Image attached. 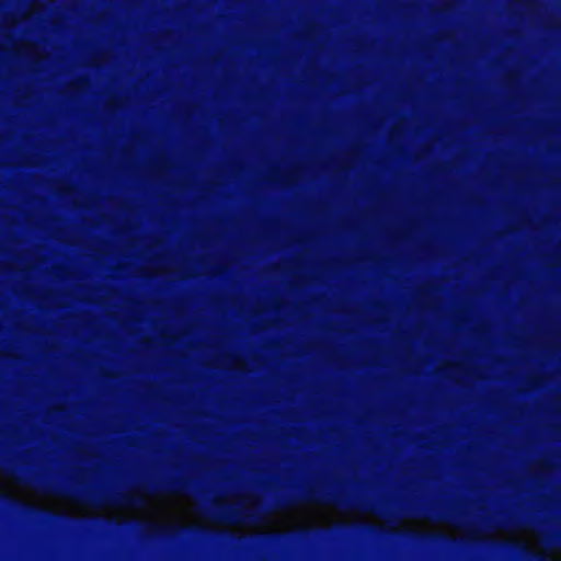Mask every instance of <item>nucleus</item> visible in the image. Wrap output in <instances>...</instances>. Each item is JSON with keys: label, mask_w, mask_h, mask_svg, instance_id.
<instances>
[{"label": "nucleus", "mask_w": 561, "mask_h": 561, "mask_svg": "<svg viewBox=\"0 0 561 561\" xmlns=\"http://www.w3.org/2000/svg\"><path fill=\"white\" fill-rule=\"evenodd\" d=\"M195 483L186 478H171L168 480H151L140 482L134 490L104 493L101 503L114 506H138L142 504L137 491L149 494L186 493Z\"/></svg>", "instance_id": "1"}, {"label": "nucleus", "mask_w": 561, "mask_h": 561, "mask_svg": "<svg viewBox=\"0 0 561 561\" xmlns=\"http://www.w3.org/2000/svg\"><path fill=\"white\" fill-rule=\"evenodd\" d=\"M351 495L343 480H335L332 484H309L299 494L276 496V508H286L302 503H322L345 506L350 503Z\"/></svg>", "instance_id": "2"}, {"label": "nucleus", "mask_w": 561, "mask_h": 561, "mask_svg": "<svg viewBox=\"0 0 561 561\" xmlns=\"http://www.w3.org/2000/svg\"><path fill=\"white\" fill-rule=\"evenodd\" d=\"M263 512L264 507L255 503L248 506L225 504L215 505L216 517L226 523L251 522Z\"/></svg>", "instance_id": "3"}, {"label": "nucleus", "mask_w": 561, "mask_h": 561, "mask_svg": "<svg viewBox=\"0 0 561 561\" xmlns=\"http://www.w3.org/2000/svg\"><path fill=\"white\" fill-rule=\"evenodd\" d=\"M495 545L506 551L516 553H531L525 545L516 541H496Z\"/></svg>", "instance_id": "4"}, {"label": "nucleus", "mask_w": 561, "mask_h": 561, "mask_svg": "<svg viewBox=\"0 0 561 561\" xmlns=\"http://www.w3.org/2000/svg\"><path fill=\"white\" fill-rule=\"evenodd\" d=\"M405 536H411V537H414V538H417V539H431V540H435V541H439V542H443V541H449L450 538L447 536V535H444V534H432V535H426V534H422V533H404Z\"/></svg>", "instance_id": "5"}, {"label": "nucleus", "mask_w": 561, "mask_h": 561, "mask_svg": "<svg viewBox=\"0 0 561 561\" xmlns=\"http://www.w3.org/2000/svg\"><path fill=\"white\" fill-rule=\"evenodd\" d=\"M363 528L365 529V531H367L374 536H377V537H383L389 534V531L387 529H385L383 527H380V526H377L374 524H369V523L363 524Z\"/></svg>", "instance_id": "6"}, {"label": "nucleus", "mask_w": 561, "mask_h": 561, "mask_svg": "<svg viewBox=\"0 0 561 561\" xmlns=\"http://www.w3.org/2000/svg\"><path fill=\"white\" fill-rule=\"evenodd\" d=\"M284 537H285V535H283V534H277V533H276V534H270V535H266V538H267V539H270V540H272V541H278V540H280V539H282V538H284Z\"/></svg>", "instance_id": "7"}, {"label": "nucleus", "mask_w": 561, "mask_h": 561, "mask_svg": "<svg viewBox=\"0 0 561 561\" xmlns=\"http://www.w3.org/2000/svg\"><path fill=\"white\" fill-rule=\"evenodd\" d=\"M507 526L517 527V526H518V524H517V522H516V518H514V517L510 516V517H508V522H507Z\"/></svg>", "instance_id": "8"}, {"label": "nucleus", "mask_w": 561, "mask_h": 561, "mask_svg": "<svg viewBox=\"0 0 561 561\" xmlns=\"http://www.w3.org/2000/svg\"><path fill=\"white\" fill-rule=\"evenodd\" d=\"M420 513H416V511L413 512V516H420Z\"/></svg>", "instance_id": "9"}]
</instances>
